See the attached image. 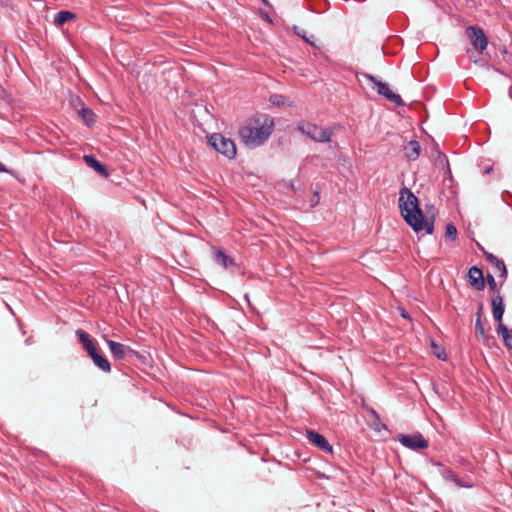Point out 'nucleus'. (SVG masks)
<instances>
[{
    "label": "nucleus",
    "mask_w": 512,
    "mask_h": 512,
    "mask_svg": "<svg viewBox=\"0 0 512 512\" xmlns=\"http://www.w3.org/2000/svg\"><path fill=\"white\" fill-rule=\"evenodd\" d=\"M262 18H263L265 21H267V22H269V23H272V19L270 18V16H269L267 13L262 14Z\"/></svg>",
    "instance_id": "43"
},
{
    "label": "nucleus",
    "mask_w": 512,
    "mask_h": 512,
    "mask_svg": "<svg viewBox=\"0 0 512 512\" xmlns=\"http://www.w3.org/2000/svg\"><path fill=\"white\" fill-rule=\"evenodd\" d=\"M313 38L314 36H310L308 37V41H305L306 43H308L309 45L313 46V47H316L314 41H313Z\"/></svg>",
    "instance_id": "42"
},
{
    "label": "nucleus",
    "mask_w": 512,
    "mask_h": 512,
    "mask_svg": "<svg viewBox=\"0 0 512 512\" xmlns=\"http://www.w3.org/2000/svg\"><path fill=\"white\" fill-rule=\"evenodd\" d=\"M369 427L376 432H380L381 430H388L387 425L381 422L380 417L372 419L369 422Z\"/></svg>",
    "instance_id": "23"
},
{
    "label": "nucleus",
    "mask_w": 512,
    "mask_h": 512,
    "mask_svg": "<svg viewBox=\"0 0 512 512\" xmlns=\"http://www.w3.org/2000/svg\"><path fill=\"white\" fill-rule=\"evenodd\" d=\"M468 283L472 288L477 291H482L485 288V278L481 268L477 265H473L468 270Z\"/></svg>",
    "instance_id": "10"
},
{
    "label": "nucleus",
    "mask_w": 512,
    "mask_h": 512,
    "mask_svg": "<svg viewBox=\"0 0 512 512\" xmlns=\"http://www.w3.org/2000/svg\"><path fill=\"white\" fill-rule=\"evenodd\" d=\"M91 360L93 361L95 366H97L103 372H111V364L108 361V359L101 353V351H98L95 355H93L91 357Z\"/></svg>",
    "instance_id": "16"
},
{
    "label": "nucleus",
    "mask_w": 512,
    "mask_h": 512,
    "mask_svg": "<svg viewBox=\"0 0 512 512\" xmlns=\"http://www.w3.org/2000/svg\"><path fill=\"white\" fill-rule=\"evenodd\" d=\"M486 281H487L488 287H489L490 291L493 293V295L497 294V292L500 293L499 289L497 288V283L495 281V278L492 274H490V273L487 274Z\"/></svg>",
    "instance_id": "26"
},
{
    "label": "nucleus",
    "mask_w": 512,
    "mask_h": 512,
    "mask_svg": "<svg viewBox=\"0 0 512 512\" xmlns=\"http://www.w3.org/2000/svg\"><path fill=\"white\" fill-rule=\"evenodd\" d=\"M77 115L81 118L83 123L88 127L94 126L97 121V115L94 113V111L92 109H90L88 107L81 108V110L79 111V113Z\"/></svg>",
    "instance_id": "15"
},
{
    "label": "nucleus",
    "mask_w": 512,
    "mask_h": 512,
    "mask_svg": "<svg viewBox=\"0 0 512 512\" xmlns=\"http://www.w3.org/2000/svg\"><path fill=\"white\" fill-rule=\"evenodd\" d=\"M292 30H293L295 35H297L298 37H300L304 41H308V36L306 34V31L303 28H301V27H299L297 25H294L292 27Z\"/></svg>",
    "instance_id": "32"
},
{
    "label": "nucleus",
    "mask_w": 512,
    "mask_h": 512,
    "mask_svg": "<svg viewBox=\"0 0 512 512\" xmlns=\"http://www.w3.org/2000/svg\"><path fill=\"white\" fill-rule=\"evenodd\" d=\"M274 130L273 119L266 114H259L248 119L239 128V138L248 148H257L263 145Z\"/></svg>",
    "instance_id": "2"
},
{
    "label": "nucleus",
    "mask_w": 512,
    "mask_h": 512,
    "mask_svg": "<svg viewBox=\"0 0 512 512\" xmlns=\"http://www.w3.org/2000/svg\"><path fill=\"white\" fill-rule=\"evenodd\" d=\"M453 483H455L456 486L462 487V478H459L458 475L455 477Z\"/></svg>",
    "instance_id": "41"
},
{
    "label": "nucleus",
    "mask_w": 512,
    "mask_h": 512,
    "mask_svg": "<svg viewBox=\"0 0 512 512\" xmlns=\"http://www.w3.org/2000/svg\"><path fill=\"white\" fill-rule=\"evenodd\" d=\"M261 1H262V3H263L265 6L270 7V3H269V1H268V0H261Z\"/></svg>",
    "instance_id": "46"
},
{
    "label": "nucleus",
    "mask_w": 512,
    "mask_h": 512,
    "mask_svg": "<svg viewBox=\"0 0 512 512\" xmlns=\"http://www.w3.org/2000/svg\"><path fill=\"white\" fill-rule=\"evenodd\" d=\"M482 310H483V304L480 303L479 307H478V311L476 313V322H475V332L476 334H479L481 336H484L485 335V329H484V325H483V322H482Z\"/></svg>",
    "instance_id": "20"
},
{
    "label": "nucleus",
    "mask_w": 512,
    "mask_h": 512,
    "mask_svg": "<svg viewBox=\"0 0 512 512\" xmlns=\"http://www.w3.org/2000/svg\"><path fill=\"white\" fill-rule=\"evenodd\" d=\"M483 252H484V255H485V258L486 260L491 263L492 265L494 266H500L499 264L501 263V259L497 258L494 254L490 253V252H487L485 251L484 249H482Z\"/></svg>",
    "instance_id": "29"
},
{
    "label": "nucleus",
    "mask_w": 512,
    "mask_h": 512,
    "mask_svg": "<svg viewBox=\"0 0 512 512\" xmlns=\"http://www.w3.org/2000/svg\"><path fill=\"white\" fill-rule=\"evenodd\" d=\"M106 342L110 348V352L114 359L116 360H123L127 353L134 354L137 358L142 359L144 358L142 355H140L138 352L134 351L130 347L125 346L124 344L120 342H116L110 339H106Z\"/></svg>",
    "instance_id": "8"
},
{
    "label": "nucleus",
    "mask_w": 512,
    "mask_h": 512,
    "mask_svg": "<svg viewBox=\"0 0 512 512\" xmlns=\"http://www.w3.org/2000/svg\"><path fill=\"white\" fill-rule=\"evenodd\" d=\"M0 172H6V173H9V174H11L13 177H15L16 179L20 180L19 175H18L15 171L8 170V169L6 168V166L4 165V163H3V162H0Z\"/></svg>",
    "instance_id": "35"
},
{
    "label": "nucleus",
    "mask_w": 512,
    "mask_h": 512,
    "mask_svg": "<svg viewBox=\"0 0 512 512\" xmlns=\"http://www.w3.org/2000/svg\"><path fill=\"white\" fill-rule=\"evenodd\" d=\"M363 408L371 415L372 419L380 417L377 411L366 404H363Z\"/></svg>",
    "instance_id": "37"
},
{
    "label": "nucleus",
    "mask_w": 512,
    "mask_h": 512,
    "mask_svg": "<svg viewBox=\"0 0 512 512\" xmlns=\"http://www.w3.org/2000/svg\"><path fill=\"white\" fill-rule=\"evenodd\" d=\"M399 208L405 222L416 232L425 230L427 234L434 231V216L425 217L419 207L418 198L407 187H402L399 197Z\"/></svg>",
    "instance_id": "1"
},
{
    "label": "nucleus",
    "mask_w": 512,
    "mask_h": 512,
    "mask_svg": "<svg viewBox=\"0 0 512 512\" xmlns=\"http://www.w3.org/2000/svg\"><path fill=\"white\" fill-rule=\"evenodd\" d=\"M399 312H400V315L404 318V319H410V315L409 313L404 309V308H399Z\"/></svg>",
    "instance_id": "39"
},
{
    "label": "nucleus",
    "mask_w": 512,
    "mask_h": 512,
    "mask_svg": "<svg viewBox=\"0 0 512 512\" xmlns=\"http://www.w3.org/2000/svg\"><path fill=\"white\" fill-rule=\"evenodd\" d=\"M9 1H10V0H0V3H1L2 5L7 6V5H8V3H9Z\"/></svg>",
    "instance_id": "45"
},
{
    "label": "nucleus",
    "mask_w": 512,
    "mask_h": 512,
    "mask_svg": "<svg viewBox=\"0 0 512 512\" xmlns=\"http://www.w3.org/2000/svg\"><path fill=\"white\" fill-rule=\"evenodd\" d=\"M446 168H447V171H448L449 175L451 176V170H450V166H449V161H446Z\"/></svg>",
    "instance_id": "44"
},
{
    "label": "nucleus",
    "mask_w": 512,
    "mask_h": 512,
    "mask_svg": "<svg viewBox=\"0 0 512 512\" xmlns=\"http://www.w3.org/2000/svg\"><path fill=\"white\" fill-rule=\"evenodd\" d=\"M442 477L447 480L453 482L457 474L450 468H445L441 472Z\"/></svg>",
    "instance_id": "30"
},
{
    "label": "nucleus",
    "mask_w": 512,
    "mask_h": 512,
    "mask_svg": "<svg viewBox=\"0 0 512 512\" xmlns=\"http://www.w3.org/2000/svg\"><path fill=\"white\" fill-rule=\"evenodd\" d=\"M69 103L73 107V109L77 112V114L79 113L81 108L86 107L85 104L83 103L82 99L79 96H71Z\"/></svg>",
    "instance_id": "24"
},
{
    "label": "nucleus",
    "mask_w": 512,
    "mask_h": 512,
    "mask_svg": "<svg viewBox=\"0 0 512 512\" xmlns=\"http://www.w3.org/2000/svg\"><path fill=\"white\" fill-rule=\"evenodd\" d=\"M82 160H88V161H91V160H97L96 157L93 155V154H87V155H84L83 156V159Z\"/></svg>",
    "instance_id": "40"
},
{
    "label": "nucleus",
    "mask_w": 512,
    "mask_h": 512,
    "mask_svg": "<svg viewBox=\"0 0 512 512\" xmlns=\"http://www.w3.org/2000/svg\"><path fill=\"white\" fill-rule=\"evenodd\" d=\"M363 408L371 415L372 419L380 417L377 411L366 404H363Z\"/></svg>",
    "instance_id": "36"
},
{
    "label": "nucleus",
    "mask_w": 512,
    "mask_h": 512,
    "mask_svg": "<svg viewBox=\"0 0 512 512\" xmlns=\"http://www.w3.org/2000/svg\"><path fill=\"white\" fill-rule=\"evenodd\" d=\"M432 353L433 355L438 358L439 360L445 361L447 359V354L445 352V349L442 346L437 345L436 343L432 342Z\"/></svg>",
    "instance_id": "22"
},
{
    "label": "nucleus",
    "mask_w": 512,
    "mask_h": 512,
    "mask_svg": "<svg viewBox=\"0 0 512 512\" xmlns=\"http://www.w3.org/2000/svg\"><path fill=\"white\" fill-rule=\"evenodd\" d=\"M430 157L434 160H448L446 154L440 150L439 145L435 142L430 146Z\"/></svg>",
    "instance_id": "21"
},
{
    "label": "nucleus",
    "mask_w": 512,
    "mask_h": 512,
    "mask_svg": "<svg viewBox=\"0 0 512 512\" xmlns=\"http://www.w3.org/2000/svg\"><path fill=\"white\" fill-rule=\"evenodd\" d=\"M89 167L94 169L100 176L107 178L109 176L108 168L103 162H86Z\"/></svg>",
    "instance_id": "19"
},
{
    "label": "nucleus",
    "mask_w": 512,
    "mask_h": 512,
    "mask_svg": "<svg viewBox=\"0 0 512 512\" xmlns=\"http://www.w3.org/2000/svg\"><path fill=\"white\" fill-rule=\"evenodd\" d=\"M208 144L218 153L224 155L229 160L236 156L235 142L220 133H214L208 136Z\"/></svg>",
    "instance_id": "4"
},
{
    "label": "nucleus",
    "mask_w": 512,
    "mask_h": 512,
    "mask_svg": "<svg viewBox=\"0 0 512 512\" xmlns=\"http://www.w3.org/2000/svg\"><path fill=\"white\" fill-rule=\"evenodd\" d=\"M74 19H76V15L73 12L68 10H61L55 15L54 22L57 25H63L67 21Z\"/></svg>",
    "instance_id": "18"
},
{
    "label": "nucleus",
    "mask_w": 512,
    "mask_h": 512,
    "mask_svg": "<svg viewBox=\"0 0 512 512\" xmlns=\"http://www.w3.org/2000/svg\"><path fill=\"white\" fill-rule=\"evenodd\" d=\"M474 486L475 483L470 476L462 478V488H473Z\"/></svg>",
    "instance_id": "33"
},
{
    "label": "nucleus",
    "mask_w": 512,
    "mask_h": 512,
    "mask_svg": "<svg viewBox=\"0 0 512 512\" xmlns=\"http://www.w3.org/2000/svg\"><path fill=\"white\" fill-rule=\"evenodd\" d=\"M76 336L81 344L83 350L86 351L88 356L91 358L93 355H95L100 349L97 346V343L92 339L90 334L86 332L83 329H77L76 330Z\"/></svg>",
    "instance_id": "9"
},
{
    "label": "nucleus",
    "mask_w": 512,
    "mask_h": 512,
    "mask_svg": "<svg viewBox=\"0 0 512 512\" xmlns=\"http://www.w3.org/2000/svg\"><path fill=\"white\" fill-rule=\"evenodd\" d=\"M319 201H320L319 192L316 190V191H314L313 196L310 199V207H312V208L315 207L316 205L319 204Z\"/></svg>",
    "instance_id": "34"
},
{
    "label": "nucleus",
    "mask_w": 512,
    "mask_h": 512,
    "mask_svg": "<svg viewBox=\"0 0 512 512\" xmlns=\"http://www.w3.org/2000/svg\"><path fill=\"white\" fill-rule=\"evenodd\" d=\"M285 185L287 187H289L292 190L293 194H295V195H297L300 191H302L301 186L296 187L292 181H289Z\"/></svg>",
    "instance_id": "38"
},
{
    "label": "nucleus",
    "mask_w": 512,
    "mask_h": 512,
    "mask_svg": "<svg viewBox=\"0 0 512 512\" xmlns=\"http://www.w3.org/2000/svg\"><path fill=\"white\" fill-rule=\"evenodd\" d=\"M482 173H483V175H493L495 180L501 179L500 172H496L492 165L484 167V169L482 170Z\"/></svg>",
    "instance_id": "27"
},
{
    "label": "nucleus",
    "mask_w": 512,
    "mask_h": 512,
    "mask_svg": "<svg viewBox=\"0 0 512 512\" xmlns=\"http://www.w3.org/2000/svg\"><path fill=\"white\" fill-rule=\"evenodd\" d=\"M420 143L416 140H411L403 146L404 155L408 160H416L420 155Z\"/></svg>",
    "instance_id": "14"
},
{
    "label": "nucleus",
    "mask_w": 512,
    "mask_h": 512,
    "mask_svg": "<svg viewBox=\"0 0 512 512\" xmlns=\"http://www.w3.org/2000/svg\"><path fill=\"white\" fill-rule=\"evenodd\" d=\"M466 32L474 49L482 54L488 46V37L484 30L479 26H469Z\"/></svg>",
    "instance_id": "7"
},
{
    "label": "nucleus",
    "mask_w": 512,
    "mask_h": 512,
    "mask_svg": "<svg viewBox=\"0 0 512 512\" xmlns=\"http://www.w3.org/2000/svg\"><path fill=\"white\" fill-rule=\"evenodd\" d=\"M213 260L216 264L225 269L236 266L234 258L227 255L222 249L217 247H213Z\"/></svg>",
    "instance_id": "12"
},
{
    "label": "nucleus",
    "mask_w": 512,
    "mask_h": 512,
    "mask_svg": "<svg viewBox=\"0 0 512 512\" xmlns=\"http://www.w3.org/2000/svg\"><path fill=\"white\" fill-rule=\"evenodd\" d=\"M269 101L276 106L283 105L285 102V97L280 94H273L270 96Z\"/></svg>",
    "instance_id": "31"
},
{
    "label": "nucleus",
    "mask_w": 512,
    "mask_h": 512,
    "mask_svg": "<svg viewBox=\"0 0 512 512\" xmlns=\"http://www.w3.org/2000/svg\"><path fill=\"white\" fill-rule=\"evenodd\" d=\"M398 441L401 445L413 451L423 450L429 446L428 440H426L420 432L414 434H399Z\"/></svg>",
    "instance_id": "6"
},
{
    "label": "nucleus",
    "mask_w": 512,
    "mask_h": 512,
    "mask_svg": "<svg viewBox=\"0 0 512 512\" xmlns=\"http://www.w3.org/2000/svg\"><path fill=\"white\" fill-rule=\"evenodd\" d=\"M457 236V229L453 223L446 224L445 238L449 240H455Z\"/></svg>",
    "instance_id": "25"
},
{
    "label": "nucleus",
    "mask_w": 512,
    "mask_h": 512,
    "mask_svg": "<svg viewBox=\"0 0 512 512\" xmlns=\"http://www.w3.org/2000/svg\"><path fill=\"white\" fill-rule=\"evenodd\" d=\"M341 129L340 125H332L327 128H322L317 126L314 123L307 122V121H300L297 124V130L305 135L306 137L310 138L311 140L319 143H329L331 142L332 136Z\"/></svg>",
    "instance_id": "3"
},
{
    "label": "nucleus",
    "mask_w": 512,
    "mask_h": 512,
    "mask_svg": "<svg viewBox=\"0 0 512 512\" xmlns=\"http://www.w3.org/2000/svg\"><path fill=\"white\" fill-rule=\"evenodd\" d=\"M499 265L500 266H495V268L498 270V272H500L499 277L502 279V282H501V285H502L503 282L507 279L508 271H507L506 265L503 260H501V263Z\"/></svg>",
    "instance_id": "28"
},
{
    "label": "nucleus",
    "mask_w": 512,
    "mask_h": 512,
    "mask_svg": "<svg viewBox=\"0 0 512 512\" xmlns=\"http://www.w3.org/2000/svg\"><path fill=\"white\" fill-rule=\"evenodd\" d=\"M497 332L502 336L505 346L512 350V329L509 330L503 323H500Z\"/></svg>",
    "instance_id": "17"
},
{
    "label": "nucleus",
    "mask_w": 512,
    "mask_h": 512,
    "mask_svg": "<svg viewBox=\"0 0 512 512\" xmlns=\"http://www.w3.org/2000/svg\"><path fill=\"white\" fill-rule=\"evenodd\" d=\"M361 75L370 83L371 88L376 90L379 95L385 97L388 101L398 107L405 105L401 96L391 91L387 83L378 80L375 76L368 73H362Z\"/></svg>",
    "instance_id": "5"
},
{
    "label": "nucleus",
    "mask_w": 512,
    "mask_h": 512,
    "mask_svg": "<svg viewBox=\"0 0 512 512\" xmlns=\"http://www.w3.org/2000/svg\"><path fill=\"white\" fill-rule=\"evenodd\" d=\"M492 314L495 321L498 322V324L502 323V317L504 314V303H503V297L500 295V293L497 292V294L493 295L492 300Z\"/></svg>",
    "instance_id": "13"
},
{
    "label": "nucleus",
    "mask_w": 512,
    "mask_h": 512,
    "mask_svg": "<svg viewBox=\"0 0 512 512\" xmlns=\"http://www.w3.org/2000/svg\"><path fill=\"white\" fill-rule=\"evenodd\" d=\"M307 439L313 443L316 447H318L321 451L326 453H332L333 448L328 442V440L320 433L314 430L306 431Z\"/></svg>",
    "instance_id": "11"
}]
</instances>
